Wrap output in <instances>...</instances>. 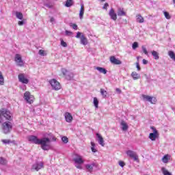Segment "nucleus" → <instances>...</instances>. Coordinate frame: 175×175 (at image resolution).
<instances>
[{"instance_id":"1","label":"nucleus","mask_w":175,"mask_h":175,"mask_svg":"<svg viewBox=\"0 0 175 175\" xmlns=\"http://www.w3.org/2000/svg\"><path fill=\"white\" fill-rule=\"evenodd\" d=\"M27 140L30 142V143H33V144L41 146V148L44 151H49V150H50V146L49 145L50 139H49V138L39 139L35 135H29L27 137Z\"/></svg>"},{"instance_id":"2","label":"nucleus","mask_w":175,"mask_h":175,"mask_svg":"<svg viewBox=\"0 0 175 175\" xmlns=\"http://www.w3.org/2000/svg\"><path fill=\"white\" fill-rule=\"evenodd\" d=\"M3 118L8 120V121H12V113L6 109H1L0 110V124L3 122Z\"/></svg>"},{"instance_id":"3","label":"nucleus","mask_w":175,"mask_h":175,"mask_svg":"<svg viewBox=\"0 0 175 175\" xmlns=\"http://www.w3.org/2000/svg\"><path fill=\"white\" fill-rule=\"evenodd\" d=\"M13 128V124L12 122L7 121L2 124V131L5 135H8V133H10V131Z\"/></svg>"},{"instance_id":"4","label":"nucleus","mask_w":175,"mask_h":175,"mask_svg":"<svg viewBox=\"0 0 175 175\" xmlns=\"http://www.w3.org/2000/svg\"><path fill=\"white\" fill-rule=\"evenodd\" d=\"M75 38H77V39H81V44H83V46H87V44H88L87 38L84 36V34H83V33L78 31Z\"/></svg>"},{"instance_id":"5","label":"nucleus","mask_w":175,"mask_h":175,"mask_svg":"<svg viewBox=\"0 0 175 175\" xmlns=\"http://www.w3.org/2000/svg\"><path fill=\"white\" fill-rule=\"evenodd\" d=\"M150 129L153 130V133H150L149 134V139L152 140V142H155L157 137H159V133L155 127L151 126Z\"/></svg>"},{"instance_id":"6","label":"nucleus","mask_w":175,"mask_h":175,"mask_svg":"<svg viewBox=\"0 0 175 175\" xmlns=\"http://www.w3.org/2000/svg\"><path fill=\"white\" fill-rule=\"evenodd\" d=\"M53 90L55 91H58V90H61V84L56 79H52L49 81Z\"/></svg>"},{"instance_id":"7","label":"nucleus","mask_w":175,"mask_h":175,"mask_svg":"<svg viewBox=\"0 0 175 175\" xmlns=\"http://www.w3.org/2000/svg\"><path fill=\"white\" fill-rule=\"evenodd\" d=\"M42 139H49V142L48 144L49 146V150H51V140H53V142H55L57 140V138H55V137H54V135L51 133L45 134L44 137H43Z\"/></svg>"},{"instance_id":"8","label":"nucleus","mask_w":175,"mask_h":175,"mask_svg":"<svg viewBox=\"0 0 175 175\" xmlns=\"http://www.w3.org/2000/svg\"><path fill=\"white\" fill-rule=\"evenodd\" d=\"M24 99L27 101V103H29L30 105L33 103V96L31 95L29 92H26L24 94Z\"/></svg>"},{"instance_id":"9","label":"nucleus","mask_w":175,"mask_h":175,"mask_svg":"<svg viewBox=\"0 0 175 175\" xmlns=\"http://www.w3.org/2000/svg\"><path fill=\"white\" fill-rule=\"evenodd\" d=\"M44 163L43 162H36L31 167V170H36V172H39L40 169H43Z\"/></svg>"},{"instance_id":"10","label":"nucleus","mask_w":175,"mask_h":175,"mask_svg":"<svg viewBox=\"0 0 175 175\" xmlns=\"http://www.w3.org/2000/svg\"><path fill=\"white\" fill-rule=\"evenodd\" d=\"M18 81L23 84H28L29 80L25 78V74H19L18 76Z\"/></svg>"},{"instance_id":"11","label":"nucleus","mask_w":175,"mask_h":175,"mask_svg":"<svg viewBox=\"0 0 175 175\" xmlns=\"http://www.w3.org/2000/svg\"><path fill=\"white\" fill-rule=\"evenodd\" d=\"M15 62H16L18 66H24V62L19 54L15 55Z\"/></svg>"},{"instance_id":"12","label":"nucleus","mask_w":175,"mask_h":175,"mask_svg":"<svg viewBox=\"0 0 175 175\" xmlns=\"http://www.w3.org/2000/svg\"><path fill=\"white\" fill-rule=\"evenodd\" d=\"M126 154L127 155H129V157H130V158H133L134 161H138L139 157H137V154H136V153L134 151L127 150Z\"/></svg>"},{"instance_id":"13","label":"nucleus","mask_w":175,"mask_h":175,"mask_svg":"<svg viewBox=\"0 0 175 175\" xmlns=\"http://www.w3.org/2000/svg\"><path fill=\"white\" fill-rule=\"evenodd\" d=\"M110 62H111V64H113V65H121V64H122V62H121V60L118 59L116 58V57H114V56H111V57H110Z\"/></svg>"},{"instance_id":"14","label":"nucleus","mask_w":175,"mask_h":175,"mask_svg":"<svg viewBox=\"0 0 175 175\" xmlns=\"http://www.w3.org/2000/svg\"><path fill=\"white\" fill-rule=\"evenodd\" d=\"M96 137H98V144L102 146V147H105V141L103 140V137L100 134L96 133Z\"/></svg>"},{"instance_id":"15","label":"nucleus","mask_w":175,"mask_h":175,"mask_svg":"<svg viewBox=\"0 0 175 175\" xmlns=\"http://www.w3.org/2000/svg\"><path fill=\"white\" fill-rule=\"evenodd\" d=\"M111 20H113V21H116L117 20V14L114 12V9L111 8L109 13Z\"/></svg>"},{"instance_id":"16","label":"nucleus","mask_w":175,"mask_h":175,"mask_svg":"<svg viewBox=\"0 0 175 175\" xmlns=\"http://www.w3.org/2000/svg\"><path fill=\"white\" fill-rule=\"evenodd\" d=\"M65 120L66 122H70L71 121H73V116H72V114L69 112H66L65 113Z\"/></svg>"},{"instance_id":"17","label":"nucleus","mask_w":175,"mask_h":175,"mask_svg":"<svg viewBox=\"0 0 175 175\" xmlns=\"http://www.w3.org/2000/svg\"><path fill=\"white\" fill-rule=\"evenodd\" d=\"M74 161L79 165L84 163V161H83L81 156H77L76 158L74 159Z\"/></svg>"},{"instance_id":"18","label":"nucleus","mask_w":175,"mask_h":175,"mask_svg":"<svg viewBox=\"0 0 175 175\" xmlns=\"http://www.w3.org/2000/svg\"><path fill=\"white\" fill-rule=\"evenodd\" d=\"M120 125L122 126V131H128L129 126H128V124L124 120H122L120 122Z\"/></svg>"},{"instance_id":"19","label":"nucleus","mask_w":175,"mask_h":175,"mask_svg":"<svg viewBox=\"0 0 175 175\" xmlns=\"http://www.w3.org/2000/svg\"><path fill=\"white\" fill-rule=\"evenodd\" d=\"M94 166H95V163L87 164L85 165V168L87 169L88 172L92 173V170H94Z\"/></svg>"},{"instance_id":"20","label":"nucleus","mask_w":175,"mask_h":175,"mask_svg":"<svg viewBox=\"0 0 175 175\" xmlns=\"http://www.w3.org/2000/svg\"><path fill=\"white\" fill-rule=\"evenodd\" d=\"M136 21L137 23H139V24H142V23H144V18H143L141 14H137L136 16Z\"/></svg>"},{"instance_id":"21","label":"nucleus","mask_w":175,"mask_h":175,"mask_svg":"<svg viewBox=\"0 0 175 175\" xmlns=\"http://www.w3.org/2000/svg\"><path fill=\"white\" fill-rule=\"evenodd\" d=\"M96 70H98L100 73H103V75H106L107 73V70L103 67H96Z\"/></svg>"},{"instance_id":"22","label":"nucleus","mask_w":175,"mask_h":175,"mask_svg":"<svg viewBox=\"0 0 175 175\" xmlns=\"http://www.w3.org/2000/svg\"><path fill=\"white\" fill-rule=\"evenodd\" d=\"M131 77H133V80H139L140 79V75L134 71L131 73Z\"/></svg>"},{"instance_id":"23","label":"nucleus","mask_w":175,"mask_h":175,"mask_svg":"<svg viewBox=\"0 0 175 175\" xmlns=\"http://www.w3.org/2000/svg\"><path fill=\"white\" fill-rule=\"evenodd\" d=\"M84 16V5H81V9L79 11V18L81 20H82L83 16Z\"/></svg>"},{"instance_id":"24","label":"nucleus","mask_w":175,"mask_h":175,"mask_svg":"<svg viewBox=\"0 0 175 175\" xmlns=\"http://www.w3.org/2000/svg\"><path fill=\"white\" fill-rule=\"evenodd\" d=\"M118 16H126V13L124 12V8H118Z\"/></svg>"},{"instance_id":"25","label":"nucleus","mask_w":175,"mask_h":175,"mask_svg":"<svg viewBox=\"0 0 175 175\" xmlns=\"http://www.w3.org/2000/svg\"><path fill=\"white\" fill-rule=\"evenodd\" d=\"M100 94L102 95L103 98H106L107 96V91L105 90V89L101 88L100 90Z\"/></svg>"},{"instance_id":"26","label":"nucleus","mask_w":175,"mask_h":175,"mask_svg":"<svg viewBox=\"0 0 175 175\" xmlns=\"http://www.w3.org/2000/svg\"><path fill=\"white\" fill-rule=\"evenodd\" d=\"M73 5V0H67L66 1L65 6L66 8H70V6Z\"/></svg>"},{"instance_id":"27","label":"nucleus","mask_w":175,"mask_h":175,"mask_svg":"<svg viewBox=\"0 0 175 175\" xmlns=\"http://www.w3.org/2000/svg\"><path fill=\"white\" fill-rule=\"evenodd\" d=\"M152 55L154 57V59H159V53H158V52L155 51H152Z\"/></svg>"},{"instance_id":"28","label":"nucleus","mask_w":175,"mask_h":175,"mask_svg":"<svg viewBox=\"0 0 175 175\" xmlns=\"http://www.w3.org/2000/svg\"><path fill=\"white\" fill-rule=\"evenodd\" d=\"M168 55L170 56L171 59H173V61H175V54H174V52H173V51H170L168 52Z\"/></svg>"},{"instance_id":"29","label":"nucleus","mask_w":175,"mask_h":175,"mask_svg":"<svg viewBox=\"0 0 175 175\" xmlns=\"http://www.w3.org/2000/svg\"><path fill=\"white\" fill-rule=\"evenodd\" d=\"M93 103L94 105V107H96V109H98V105H99V100H98V98L96 97L94 98Z\"/></svg>"},{"instance_id":"30","label":"nucleus","mask_w":175,"mask_h":175,"mask_svg":"<svg viewBox=\"0 0 175 175\" xmlns=\"http://www.w3.org/2000/svg\"><path fill=\"white\" fill-rule=\"evenodd\" d=\"M8 164V160H6L5 158L3 157H0V165H7Z\"/></svg>"},{"instance_id":"31","label":"nucleus","mask_w":175,"mask_h":175,"mask_svg":"<svg viewBox=\"0 0 175 175\" xmlns=\"http://www.w3.org/2000/svg\"><path fill=\"white\" fill-rule=\"evenodd\" d=\"M16 18H18V20H23L24 16L23 15V13L16 12Z\"/></svg>"},{"instance_id":"32","label":"nucleus","mask_w":175,"mask_h":175,"mask_svg":"<svg viewBox=\"0 0 175 175\" xmlns=\"http://www.w3.org/2000/svg\"><path fill=\"white\" fill-rule=\"evenodd\" d=\"M65 77L67 80H72L73 78V73L68 72Z\"/></svg>"},{"instance_id":"33","label":"nucleus","mask_w":175,"mask_h":175,"mask_svg":"<svg viewBox=\"0 0 175 175\" xmlns=\"http://www.w3.org/2000/svg\"><path fill=\"white\" fill-rule=\"evenodd\" d=\"M91 146H92L91 150H92V152H98V150H96V148H95V143L92 142Z\"/></svg>"},{"instance_id":"34","label":"nucleus","mask_w":175,"mask_h":175,"mask_svg":"<svg viewBox=\"0 0 175 175\" xmlns=\"http://www.w3.org/2000/svg\"><path fill=\"white\" fill-rule=\"evenodd\" d=\"M142 98H143L144 100H147L148 102H150L152 97L150 96H147L146 94H143Z\"/></svg>"},{"instance_id":"35","label":"nucleus","mask_w":175,"mask_h":175,"mask_svg":"<svg viewBox=\"0 0 175 175\" xmlns=\"http://www.w3.org/2000/svg\"><path fill=\"white\" fill-rule=\"evenodd\" d=\"M149 102H150L152 105H155V103H157V98H155V97H151Z\"/></svg>"},{"instance_id":"36","label":"nucleus","mask_w":175,"mask_h":175,"mask_svg":"<svg viewBox=\"0 0 175 175\" xmlns=\"http://www.w3.org/2000/svg\"><path fill=\"white\" fill-rule=\"evenodd\" d=\"M4 79H3V75H2V72H0V84L1 85H3V82Z\"/></svg>"},{"instance_id":"37","label":"nucleus","mask_w":175,"mask_h":175,"mask_svg":"<svg viewBox=\"0 0 175 175\" xmlns=\"http://www.w3.org/2000/svg\"><path fill=\"white\" fill-rule=\"evenodd\" d=\"M163 13H164V16H165V18H167V20H170V18H172V16H170V14H169V12H163Z\"/></svg>"},{"instance_id":"38","label":"nucleus","mask_w":175,"mask_h":175,"mask_svg":"<svg viewBox=\"0 0 175 175\" xmlns=\"http://www.w3.org/2000/svg\"><path fill=\"white\" fill-rule=\"evenodd\" d=\"M137 47H139V43L137 42H133V45H132L133 50H136V49H137Z\"/></svg>"},{"instance_id":"39","label":"nucleus","mask_w":175,"mask_h":175,"mask_svg":"<svg viewBox=\"0 0 175 175\" xmlns=\"http://www.w3.org/2000/svg\"><path fill=\"white\" fill-rule=\"evenodd\" d=\"M162 161H163V163H167V162H169V158L167 157V155H165L163 157Z\"/></svg>"},{"instance_id":"40","label":"nucleus","mask_w":175,"mask_h":175,"mask_svg":"<svg viewBox=\"0 0 175 175\" xmlns=\"http://www.w3.org/2000/svg\"><path fill=\"white\" fill-rule=\"evenodd\" d=\"M1 142L3 143V144H10V143H13V142H11L10 139H2Z\"/></svg>"},{"instance_id":"41","label":"nucleus","mask_w":175,"mask_h":175,"mask_svg":"<svg viewBox=\"0 0 175 175\" xmlns=\"http://www.w3.org/2000/svg\"><path fill=\"white\" fill-rule=\"evenodd\" d=\"M68 72L69 71H68V70H66V68H62V73L64 75V76L66 77Z\"/></svg>"},{"instance_id":"42","label":"nucleus","mask_w":175,"mask_h":175,"mask_svg":"<svg viewBox=\"0 0 175 175\" xmlns=\"http://www.w3.org/2000/svg\"><path fill=\"white\" fill-rule=\"evenodd\" d=\"M62 141L63 142V143L66 144V143L69 142V139L67 138V137L64 136L63 137H62Z\"/></svg>"},{"instance_id":"43","label":"nucleus","mask_w":175,"mask_h":175,"mask_svg":"<svg viewBox=\"0 0 175 175\" xmlns=\"http://www.w3.org/2000/svg\"><path fill=\"white\" fill-rule=\"evenodd\" d=\"M142 51L146 55H148V51H147V49H146V46H142Z\"/></svg>"},{"instance_id":"44","label":"nucleus","mask_w":175,"mask_h":175,"mask_svg":"<svg viewBox=\"0 0 175 175\" xmlns=\"http://www.w3.org/2000/svg\"><path fill=\"white\" fill-rule=\"evenodd\" d=\"M61 46L63 47H68V44H66L64 40H61Z\"/></svg>"},{"instance_id":"45","label":"nucleus","mask_w":175,"mask_h":175,"mask_svg":"<svg viewBox=\"0 0 175 175\" xmlns=\"http://www.w3.org/2000/svg\"><path fill=\"white\" fill-rule=\"evenodd\" d=\"M136 68L138 71H140L142 70V68H140V65L139 64V62H136Z\"/></svg>"},{"instance_id":"46","label":"nucleus","mask_w":175,"mask_h":175,"mask_svg":"<svg viewBox=\"0 0 175 175\" xmlns=\"http://www.w3.org/2000/svg\"><path fill=\"white\" fill-rule=\"evenodd\" d=\"M66 35H67V36H70V35H73V33L72 31L66 30Z\"/></svg>"},{"instance_id":"47","label":"nucleus","mask_w":175,"mask_h":175,"mask_svg":"<svg viewBox=\"0 0 175 175\" xmlns=\"http://www.w3.org/2000/svg\"><path fill=\"white\" fill-rule=\"evenodd\" d=\"M119 165L121 167H124L125 166V163L124 161H119Z\"/></svg>"},{"instance_id":"48","label":"nucleus","mask_w":175,"mask_h":175,"mask_svg":"<svg viewBox=\"0 0 175 175\" xmlns=\"http://www.w3.org/2000/svg\"><path fill=\"white\" fill-rule=\"evenodd\" d=\"M38 54H39L40 55L44 56V51L40 49V50L38 51Z\"/></svg>"},{"instance_id":"49","label":"nucleus","mask_w":175,"mask_h":175,"mask_svg":"<svg viewBox=\"0 0 175 175\" xmlns=\"http://www.w3.org/2000/svg\"><path fill=\"white\" fill-rule=\"evenodd\" d=\"M108 6H109V3H106L103 5V9H105V10H106V9H107Z\"/></svg>"},{"instance_id":"50","label":"nucleus","mask_w":175,"mask_h":175,"mask_svg":"<svg viewBox=\"0 0 175 175\" xmlns=\"http://www.w3.org/2000/svg\"><path fill=\"white\" fill-rule=\"evenodd\" d=\"M71 27L73 28V29H77V25L76 24H72V25H71Z\"/></svg>"},{"instance_id":"51","label":"nucleus","mask_w":175,"mask_h":175,"mask_svg":"<svg viewBox=\"0 0 175 175\" xmlns=\"http://www.w3.org/2000/svg\"><path fill=\"white\" fill-rule=\"evenodd\" d=\"M142 62L144 65H147L148 64V61L146 60L145 59L142 60Z\"/></svg>"},{"instance_id":"52","label":"nucleus","mask_w":175,"mask_h":175,"mask_svg":"<svg viewBox=\"0 0 175 175\" xmlns=\"http://www.w3.org/2000/svg\"><path fill=\"white\" fill-rule=\"evenodd\" d=\"M116 93H118V94H121L122 91L120 88H116Z\"/></svg>"},{"instance_id":"53","label":"nucleus","mask_w":175,"mask_h":175,"mask_svg":"<svg viewBox=\"0 0 175 175\" xmlns=\"http://www.w3.org/2000/svg\"><path fill=\"white\" fill-rule=\"evenodd\" d=\"M18 25H23V24H24V21H19L18 22Z\"/></svg>"},{"instance_id":"54","label":"nucleus","mask_w":175,"mask_h":175,"mask_svg":"<svg viewBox=\"0 0 175 175\" xmlns=\"http://www.w3.org/2000/svg\"><path fill=\"white\" fill-rule=\"evenodd\" d=\"M45 6H46V8H49V9H51V8H53V6L50 4H45Z\"/></svg>"},{"instance_id":"55","label":"nucleus","mask_w":175,"mask_h":175,"mask_svg":"<svg viewBox=\"0 0 175 175\" xmlns=\"http://www.w3.org/2000/svg\"><path fill=\"white\" fill-rule=\"evenodd\" d=\"M75 167H77V169H83V167H81V165H75Z\"/></svg>"},{"instance_id":"56","label":"nucleus","mask_w":175,"mask_h":175,"mask_svg":"<svg viewBox=\"0 0 175 175\" xmlns=\"http://www.w3.org/2000/svg\"><path fill=\"white\" fill-rule=\"evenodd\" d=\"M50 21H51V23H54V21H55L54 18H51Z\"/></svg>"},{"instance_id":"57","label":"nucleus","mask_w":175,"mask_h":175,"mask_svg":"<svg viewBox=\"0 0 175 175\" xmlns=\"http://www.w3.org/2000/svg\"><path fill=\"white\" fill-rule=\"evenodd\" d=\"M139 58H141L139 56L137 57V62H139Z\"/></svg>"},{"instance_id":"58","label":"nucleus","mask_w":175,"mask_h":175,"mask_svg":"<svg viewBox=\"0 0 175 175\" xmlns=\"http://www.w3.org/2000/svg\"><path fill=\"white\" fill-rule=\"evenodd\" d=\"M173 3L174 4L175 6V0H173Z\"/></svg>"}]
</instances>
